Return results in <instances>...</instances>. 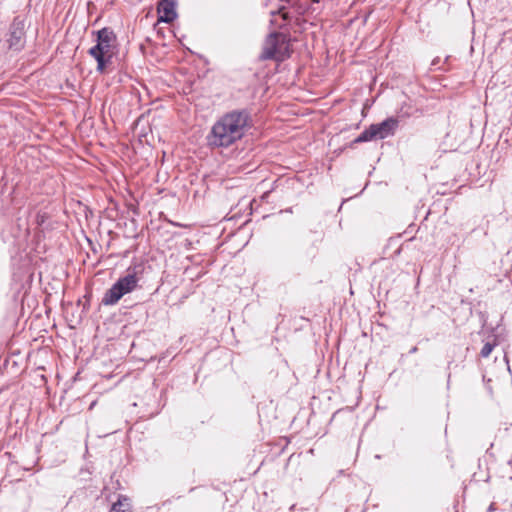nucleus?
Masks as SVG:
<instances>
[{"label": "nucleus", "instance_id": "obj_1", "mask_svg": "<svg viewBox=\"0 0 512 512\" xmlns=\"http://www.w3.org/2000/svg\"><path fill=\"white\" fill-rule=\"evenodd\" d=\"M253 125L250 109L227 111L212 125L207 135V143L212 148H229L246 137Z\"/></svg>", "mask_w": 512, "mask_h": 512}, {"label": "nucleus", "instance_id": "obj_2", "mask_svg": "<svg viewBox=\"0 0 512 512\" xmlns=\"http://www.w3.org/2000/svg\"><path fill=\"white\" fill-rule=\"evenodd\" d=\"M146 265L143 262H133L127 269V274L120 277L105 293L101 300V304L105 306H113L119 302V300L133 292L138 282L141 280L143 273L145 272Z\"/></svg>", "mask_w": 512, "mask_h": 512}, {"label": "nucleus", "instance_id": "obj_3", "mask_svg": "<svg viewBox=\"0 0 512 512\" xmlns=\"http://www.w3.org/2000/svg\"><path fill=\"white\" fill-rule=\"evenodd\" d=\"M291 34H267L258 56L259 61L281 63L291 57L293 52Z\"/></svg>", "mask_w": 512, "mask_h": 512}, {"label": "nucleus", "instance_id": "obj_4", "mask_svg": "<svg viewBox=\"0 0 512 512\" xmlns=\"http://www.w3.org/2000/svg\"><path fill=\"white\" fill-rule=\"evenodd\" d=\"M94 45L89 48L88 54L97 62L96 71L105 73L118 53L116 34H93Z\"/></svg>", "mask_w": 512, "mask_h": 512}, {"label": "nucleus", "instance_id": "obj_5", "mask_svg": "<svg viewBox=\"0 0 512 512\" xmlns=\"http://www.w3.org/2000/svg\"><path fill=\"white\" fill-rule=\"evenodd\" d=\"M398 124L399 120L395 117H388L379 123L371 124L350 143V147H353L354 144L393 136Z\"/></svg>", "mask_w": 512, "mask_h": 512}, {"label": "nucleus", "instance_id": "obj_6", "mask_svg": "<svg viewBox=\"0 0 512 512\" xmlns=\"http://www.w3.org/2000/svg\"><path fill=\"white\" fill-rule=\"evenodd\" d=\"M157 9L159 22L169 23L176 18L175 0H161Z\"/></svg>", "mask_w": 512, "mask_h": 512}, {"label": "nucleus", "instance_id": "obj_7", "mask_svg": "<svg viewBox=\"0 0 512 512\" xmlns=\"http://www.w3.org/2000/svg\"><path fill=\"white\" fill-rule=\"evenodd\" d=\"M110 512H132L130 498L126 495H118V499L112 504Z\"/></svg>", "mask_w": 512, "mask_h": 512}, {"label": "nucleus", "instance_id": "obj_8", "mask_svg": "<svg viewBox=\"0 0 512 512\" xmlns=\"http://www.w3.org/2000/svg\"><path fill=\"white\" fill-rule=\"evenodd\" d=\"M25 34H9V38L6 40L8 49L15 52L20 51L25 45Z\"/></svg>", "mask_w": 512, "mask_h": 512}, {"label": "nucleus", "instance_id": "obj_9", "mask_svg": "<svg viewBox=\"0 0 512 512\" xmlns=\"http://www.w3.org/2000/svg\"><path fill=\"white\" fill-rule=\"evenodd\" d=\"M286 20V13L283 11V9H280L279 11L272 13V18L270 22L274 27L271 32H277L276 29L283 28L285 26Z\"/></svg>", "mask_w": 512, "mask_h": 512}, {"label": "nucleus", "instance_id": "obj_10", "mask_svg": "<svg viewBox=\"0 0 512 512\" xmlns=\"http://www.w3.org/2000/svg\"><path fill=\"white\" fill-rule=\"evenodd\" d=\"M495 343L486 342L480 351V355L483 358L488 357L495 347Z\"/></svg>", "mask_w": 512, "mask_h": 512}, {"label": "nucleus", "instance_id": "obj_11", "mask_svg": "<svg viewBox=\"0 0 512 512\" xmlns=\"http://www.w3.org/2000/svg\"><path fill=\"white\" fill-rule=\"evenodd\" d=\"M272 190H273V188H272L271 190H268V191L264 192V193L262 194V196H261V199H262V200H267V199H268V197H269V195H270V193L272 192Z\"/></svg>", "mask_w": 512, "mask_h": 512}, {"label": "nucleus", "instance_id": "obj_12", "mask_svg": "<svg viewBox=\"0 0 512 512\" xmlns=\"http://www.w3.org/2000/svg\"><path fill=\"white\" fill-rule=\"evenodd\" d=\"M494 510H495V505H494V503H491V504L489 505L488 509H487V512H492V511H494Z\"/></svg>", "mask_w": 512, "mask_h": 512}, {"label": "nucleus", "instance_id": "obj_13", "mask_svg": "<svg viewBox=\"0 0 512 512\" xmlns=\"http://www.w3.org/2000/svg\"><path fill=\"white\" fill-rule=\"evenodd\" d=\"M417 351H418L417 346H413V347L409 350V353H410V354H414V353H416Z\"/></svg>", "mask_w": 512, "mask_h": 512}, {"label": "nucleus", "instance_id": "obj_14", "mask_svg": "<svg viewBox=\"0 0 512 512\" xmlns=\"http://www.w3.org/2000/svg\"><path fill=\"white\" fill-rule=\"evenodd\" d=\"M155 35H156V38H157V39H162V38H164V36H165V34H160V33H157V34H155Z\"/></svg>", "mask_w": 512, "mask_h": 512}, {"label": "nucleus", "instance_id": "obj_15", "mask_svg": "<svg viewBox=\"0 0 512 512\" xmlns=\"http://www.w3.org/2000/svg\"><path fill=\"white\" fill-rule=\"evenodd\" d=\"M289 4H296L298 0H285Z\"/></svg>", "mask_w": 512, "mask_h": 512}, {"label": "nucleus", "instance_id": "obj_16", "mask_svg": "<svg viewBox=\"0 0 512 512\" xmlns=\"http://www.w3.org/2000/svg\"><path fill=\"white\" fill-rule=\"evenodd\" d=\"M97 32H101V33L107 32V28H102V29L98 30Z\"/></svg>", "mask_w": 512, "mask_h": 512}, {"label": "nucleus", "instance_id": "obj_17", "mask_svg": "<svg viewBox=\"0 0 512 512\" xmlns=\"http://www.w3.org/2000/svg\"><path fill=\"white\" fill-rule=\"evenodd\" d=\"M374 457H375V459H381V455H379V454H376Z\"/></svg>", "mask_w": 512, "mask_h": 512}, {"label": "nucleus", "instance_id": "obj_18", "mask_svg": "<svg viewBox=\"0 0 512 512\" xmlns=\"http://www.w3.org/2000/svg\"><path fill=\"white\" fill-rule=\"evenodd\" d=\"M285 211H286L287 213H290L292 210H291V208H288V209H286Z\"/></svg>", "mask_w": 512, "mask_h": 512}, {"label": "nucleus", "instance_id": "obj_19", "mask_svg": "<svg viewBox=\"0 0 512 512\" xmlns=\"http://www.w3.org/2000/svg\"><path fill=\"white\" fill-rule=\"evenodd\" d=\"M170 36L173 38V37H176V33H173V34H170Z\"/></svg>", "mask_w": 512, "mask_h": 512}, {"label": "nucleus", "instance_id": "obj_20", "mask_svg": "<svg viewBox=\"0 0 512 512\" xmlns=\"http://www.w3.org/2000/svg\"><path fill=\"white\" fill-rule=\"evenodd\" d=\"M504 359L508 363V357L506 355H505Z\"/></svg>", "mask_w": 512, "mask_h": 512}]
</instances>
